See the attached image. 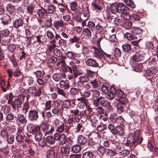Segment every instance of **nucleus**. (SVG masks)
<instances>
[{"label": "nucleus", "instance_id": "f257e3e1", "mask_svg": "<svg viewBox=\"0 0 158 158\" xmlns=\"http://www.w3.org/2000/svg\"><path fill=\"white\" fill-rule=\"evenodd\" d=\"M143 140V138L141 136L140 131L137 130L135 132L134 135L132 134L128 135L125 145L130 147L131 149L133 147L134 148L137 145L141 144Z\"/></svg>", "mask_w": 158, "mask_h": 158}, {"label": "nucleus", "instance_id": "f03ea898", "mask_svg": "<svg viewBox=\"0 0 158 158\" xmlns=\"http://www.w3.org/2000/svg\"><path fill=\"white\" fill-rule=\"evenodd\" d=\"M131 33L127 32L125 34V37L129 40H137L136 41H133L131 42L132 44L134 46H137L140 40L142 39L141 35L143 32L142 29L135 27L132 28Z\"/></svg>", "mask_w": 158, "mask_h": 158}, {"label": "nucleus", "instance_id": "7ed1b4c3", "mask_svg": "<svg viewBox=\"0 0 158 158\" xmlns=\"http://www.w3.org/2000/svg\"><path fill=\"white\" fill-rule=\"evenodd\" d=\"M143 52L141 49L138 50L136 52L135 54L130 58V64L133 69L137 72H140L143 68L141 63H137L141 61L143 59L142 55Z\"/></svg>", "mask_w": 158, "mask_h": 158}, {"label": "nucleus", "instance_id": "20e7f679", "mask_svg": "<svg viewBox=\"0 0 158 158\" xmlns=\"http://www.w3.org/2000/svg\"><path fill=\"white\" fill-rule=\"evenodd\" d=\"M110 8L111 12L113 14H115L117 13L121 14L124 13L125 12H127L128 9V8L123 3L112 4Z\"/></svg>", "mask_w": 158, "mask_h": 158}, {"label": "nucleus", "instance_id": "39448f33", "mask_svg": "<svg viewBox=\"0 0 158 158\" xmlns=\"http://www.w3.org/2000/svg\"><path fill=\"white\" fill-rule=\"evenodd\" d=\"M38 109L30 110L28 113L27 117L29 120L31 121H36L39 117Z\"/></svg>", "mask_w": 158, "mask_h": 158}, {"label": "nucleus", "instance_id": "423d86ee", "mask_svg": "<svg viewBox=\"0 0 158 158\" xmlns=\"http://www.w3.org/2000/svg\"><path fill=\"white\" fill-rule=\"evenodd\" d=\"M25 97L23 95H19L15 99L11 105L12 108L14 110L18 109L21 107L22 102L24 100Z\"/></svg>", "mask_w": 158, "mask_h": 158}, {"label": "nucleus", "instance_id": "0eeeda50", "mask_svg": "<svg viewBox=\"0 0 158 158\" xmlns=\"http://www.w3.org/2000/svg\"><path fill=\"white\" fill-rule=\"evenodd\" d=\"M65 23L63 20H58L55 21L53 23V27L58 31H63V29L65 27Z\"/></svg>", "mask_w": 158, "mask_h": 158}, {"label": "nucleus", "instance_id": "6e6552de", "mask_svg": "<svg viewBox=\"0 0 158 158\" xmlns=\"http://www.w3.org/2000/svg\"><path fill=\"white\" fill-rule=\"evenodd\" d=\"M41 8L44 11L45 14L48 15V14L53 13L56 7L52 5H49L45 4L44 6H41Z\"/></svg>", "mask_w": 158, "mask_h": 158}, {"label": "nucleus", "instance_id": "1a4fd4ad", "mask_svg": "<svg viewBox=\"0 0 158 158\" xmlns=\"http://www.w3.org/2000/svg\"><path fill=\"white\" fill-rule=\"evenodd\" d=\"M79 79V80L78 81L77 84L78 87H82L84 86L83 84L88 82L89 80V77L86 74L81 76Z\"/></svg>", "mask_w": 158, "mask_h": 158}, {"label": "nucleus", "instance_id": "9d476101", "mask_svg": "<svg viewBox=\"0 0 158 158\" xmlns=\"http://www.w3.org/2000/svg\"><path fill=\"white\" fill-rule=\"evenodd\" d=\"M41 129L45 133V135H48L52 133L54 131L53 127L47 124H43L41 126Z\"/></svg>", "mask_w": 158, "mask_h": 158}, {"label": "nucleus", "instance_id": "9b49d317", "mask_svg": "<svg viewBox=\"0 0 158 158\" xmlns=\"http://www.w3.org/2000/svg\"><path fill=\"white\" fill-rule=\"evenodd\" d=\"M52 114L58 116L61 113V110L60 103L58 102H55L54 106L52 109Z\"/></svg>", "mask_w": 158, "mask_h": 158}, {"label": "nucleus", "instance_id": "f8f14e48", "mask_svg": "<svg viewBox=\"0 0 158 158\" xmlns=\"http://www.w3.org/2000/svg\"><path fill=\"white\" fill-rule=\"evenodd\" d=\"M28 92L35 96L39 97L40 96L42 92V88H38L37 89L35 87H31L28 89Z\"/></svg>", "mask_w": 158, "mask_h": 158}, {"label": "nucleus", "instance_id": "ddd939ff", "mask_svg": "<svg viewBox=\"0 0 158 158\" xmlns=\"http://www.w3.org/2000/svg\"><path fill=\"white\" fill-rule=\"evenodd\" d=\"M81 14L83 15L84 19L87 20L90 16L88 8V5L85 3L82 5V10L81 11Z\"/></svg>", "mask_w": 158, "mask_h": 158}, {"label": "nucleus", "instance_id": "4468645a", "mask_svg": "<svg viewBox=\"0 0 158 158\" xmlns=\"http://www.w3.org/2000/svg\"><path fill=\"white\" fill-rule=\"evenodd\" d=\"M93 88L99 89L101 86V82L100 80L94 79L89 83Z\"/></svg>", "mask_w": 158, "mask_h": 158}, {"label": "nucleus", "instance_id": "2eb2a0df", "mask_svg": "<svg viewBox=\"0 0 158 158\" xmlns=\"http://www.w3.org/2000/svg\"><path fill=\"white\" fill-rule=\"evenodd\" d=\"M35 37L37 41L42 44H43L47 42V39L45 35H39Z\"/></svg>", "mask_w": 158, "mask_h": 158}, {"label": "nucleus", "instance_id": "dca6fc26", "mask_svg": "<svg viewBox=\"0 0 158 158\" xmlns=\"http://www.w3.org/2000/svg\"><path fill=\"white\" fill-rule=\"evenodd\" d=\"M86 64L89 66L94 67H99L98 64L94 59L92 58H89L86 60L85 62Z\"/></svg>", "mask_w": 158, "mask_h": 158}, {"label": "nucleus", "instance_id": "f3484780", "mask_svg": "<svg viewBox=\"0 0 158 158\" xmlns=\"http://www.w3.org/2000/svg\"><path fill=\"white\" fill-rule=\"evenodd\" d=\"M122 145L118 143H113L111 147V148L117 153V154H118L119 152L122 150Z\"/></svg>", "mask_w": 158, "mask_h": 158}, {"label": "nucleus", "instance_id": "a211bd4d", "mask_svg": "<svg viewBox=\"0 0 158 158\" xmlns=\"http://www.w3.org/2000/svg\"><path fill=\"white\" fill-rule=\"evenodd\" d=\"M30 128V127H27V130L30 133H32L33 134L41 133L40 132V126L37 125L36 127Z\"/></svg>", "mask_w": 158, "mask_h": 158}, {"label": "nucleus", "instance_id": "6ab92c4d", "mask_svg": "<svg viewBox=\"0 0 158 158\" xmlns=\"http://www.w3.org/2000/svg\"><path fill=\"white\" fill-rule=\"evenodd\" d=\"M115 132L113 134L115 135L118 134L120 136H123L125 134L123 128L120 126H117L115 128Z\"/></svg>", "mask_w": 158, "mask_h": 158}, {"label": "nucleus", "instance_id": "aec40b11", "mask_svg": "<svg viewBox=\"0 0 158 158\" xmlns=\"http://www.w3.org/2000/svg\"><path fill=\"white\" fill-rule=\"evenodd\" d=\"M94 56L96 57L98 59L100 60H102L103 57V54L97 48L94 47Z\"/></svg>", "mask_w": 158, "mask_h": 158}, {"label": "nucleus", "instance_id": "412c9836", "mask_svg": "<svg viewBox=\"0 0 158 158\" xmlns=\"http://www.w3.org/2000/svg\"><path fill=\"white\" fill-rule=\"evenodd\" d=\"M146 74L149 77H153L156 73V69L152 67L149 68L146 71Z\"/></svg>", "mask_w": 158, "mask_h": 158}, {"label": "nucleus", "instance_id": "4be33fe9", "mask_svg": "<svg viewBox=\"0 0 158 158\" xmlns=\"http://www.w3.org/2000/svg\"><path fill=\"white\" fill-rule=\"evenodd\" d=\"M123 96L125 97L124 93L123 91L119 89H117L116 91L115 90V99H114L118 100V99Z\"/></svg>", "mask_w": 158, "mask_h": 158}, {"label": "nucleus", "instance_id": "5701e85b", "mask_svg": "<svg viewBox=\"0 0 158 158\" xmlns=\"http://www.w3.org/2000/svg\"><path fill=\"white\" fill-rule=\"evenodd\" d=\"M93 8L97 12H100L103 9L102 5L99 2H94L92 4Z\"/></svg>", "mask_w": 158, "mask_h": 158}, {"label": "nucleus", "instance_id": "b1692460", "mask_svg": "<svg viewBox=\"0 0 158 158\" xmlns=\"http://www.w3.org/2000/svg\"><path fill=\"white\" fill-rule=\"evenodd\" d=\"M13 24L15 28H18L23 26V20L21 19H18L13 22Z\"/></svg>", "mask_w": 158, "mask_h": 158}, {"label": "nucleus", "instance_id": "393cba45", "mask_svg": "<svg viewBox=\"0 0 158 158\" xmlns=\"http://www.w3.org/2000/svg\"><path fill=\"white\" fill-rule=\"evenodd\" d=\"M17 119L23 125H25L26 123V120L24 115L21 114H18L17 115Z\"/></svg>", "mask_w": 158, "mask_h": 158}, {"label": "nucleus", "instance_id": "a878e982", "mask_svg": "<svg viewBox=\"0 0 158 158\" xmlns=\"http://www.w3.org/2000/svg\"><path fill=\"white\" fill-rule=\"evenodd\" d=\"M70 147L69 145H66L61 147L60 148L61 152L65 154H68L70 152Z\"/></svg>", "mask_w": 158, "mask_h": 158}, {"label": "nucleus", "instance_id": "bb28decb", "mask_svg": "<svg viewBox=\"0 0 158 158\" xmlns=\"http://www.w3.org/2000/svg\"><path fill=\"white\" fill-rule=\"evenodd\" d=\"M100 93L97 90H92L91 91V95L90 96V99L94 100L98 98L99 96Z\"/></svg>", "mask_w": 158, "mask_h": 158}, {"label": "nucleus", "instance_id": "cd10ccee", "mask_svg": "<svg viewBox=\"0 0 158 158\" xmlns=\"http://www.w3.org/2000/svg\"><path fill=\"white\" fill-rule=\"evenodd\" d=\"M84 35L88 39L91 38L92 34L91 30L88 28H85L83 29L82 31Z\"/></svg>", "mask_w": 158, "mask_h": 158}, {"label": "nucleus", "instance_id": "c85d7f7f", "mask_svg": "<svg viewBox=\"0 0 158 158\" xmlns=\"http://www.w3.org/2000/svg\"><path fill=\"white\" fill-rule=\"evenodd\" d=\"M106 39L111 42H115L117 41V39L114 34H108L106 33Z\"/></svg>", "mask_w": 158, "mask_h": 158}, {"label": "nucleus", "instance_id": "c756f323", "mask_svg": "<svg viewBox=\"0 0 158 158\" xmlns=\"http://www.w3.org/2000/svg\"><path fill=\"white\" fill-rule=\"evenodd\" d=\"M110 93L107 95V98L108 99H112L115 98V90L114 88L110 89Z\"/></svg>", "mask_w": 158, "mask_h": 158}, {"label": "nucleus", "instance_id": "7c9ffc66", "mask_svg": "<svg viewBox=\"0 0 158 158\" xmlns=\"http://www.w3.org/2000/svg\"><path fill=\"white\" fill-rule=\"evenodd\" d=\"M60 137L59 140V143L60 145H64L66 142V136L64 134L60 135Z\"/></svg>", "mask_w": 158, "mask_h": 158}, {"label": "nucleus", "instance_id": "2f4dec72", "mask_svg": "<svg viewBox=\"0 0 158 158\" xmlns=\"http://www.w3.org/2000/svg\"><path fill=\"white\" fill-rule=\"evenodd\" d=\"M5 135H7L6 141L8 143L10 144H12L14 141V137L13 135H8L7 133L5 132Z\"/></svg>", "mask_w": 158, "mask_h": 158}, {"label": "nucleus", "instance_id": "473e14b6", "mask_svg": "<svg viewBox=\"0 0 158 158\" xmlns=\"http://www.w3.org/2000/svg\"><path fill=\"white\" fill-rule=\"evenodd\" d=\"M60 86L61 88H64V89H68L70 87V86L68 81H61L60 82Z\"/></svg>", "mask_w": 158, "mask_h": 158}, {"label": "nucleus", "instance_id": "72a5a7b5", "mask_svg": "<svg viewBox=\"0 0 158 158\" xmlns=\"http://www.w3.org/2000/svg\"><path fill=\"white\" fill-rule=\"evenodd\" d=\"M78 143L81 145L85 144L87 142L85 138L82 135H79L77 139Z\"/></svg>", "mask_w": 158, "mask_h": 158}, {"label": "nucleus", "instance_id": "f704fd0d", "mask_svg": "<svg viewBox=\"0 0 158 158\" xmlns=\"http://www.w3.org/2000/svg\"><path fill=\"white\" fill-rule=\"evenodd\" d=\"M71 150L73 153H78L81 152V148L79 145H76L72 147Z\"/></svg>", "mask_w": 158, "mask_h": 158}, {"label": "nucleus", "instance_id": "c9c22d12", "mask_svg": "<svg viewBox=\"0 0 158 158\" xmlns=\"http://www.w3.org/2000/svg\"><path fill=\"white\" fill-rule=\"evenodd\" d=\"M30 105L28 103L25 102L23 104L22 106V112L26 114L28 111Z\"/></svg>", "mask_w": 158, "mask_h": 158}, {"label": "nucleus", "instance_id": "e433bc0d", "mask_svg": "<svg viewBox=\"0 0 158 158\" xmlns=\"http://www.w3.org/2000/svg\"><path fill=\"white\" fill-rule=\"evenodd\" d=\"M6 99L8 100L7 103L9 104H12L13 96L12 93H10L7 94L6 97Z\"/></svg>", "mask_w": 158, "mask_h": 158}, {"label": "nucleus", "instance_id": "4c0bfd02", "mask_svg": "<svg viewBox=\"0 0 158 158\" xmlns=\"http://www.w3.org/2000/svg\"><path fill=\"white\" fill-rule=\"evenodd\" d=\"M46 140L47 142L49 144H54L55 142L54 137L51 135L47 137L46 138Z\"/></svg>", "mask_w": 158, "mask_h": 158}, {"label": "nucleus", "instance_id": "58836bf2", "mask_svg": "<svg viewBox=\"0 0 158 158\" xmlns=\"http://www.w3.org/2000/svg\"><path fill=\"white\" fill-rule=\"evenodd\" d=\"M122 48L124 51L127 52H129L131 50V45L129 44H125L122 46Z\"/></svg>", "mask_w": 158, "mask_h": 158}, {"label": "nucleus", "instance_id": "ea45409f", "mask_svg": "<svg viewBox=\"0 0 158 158\" xmlns=\"http://www.w3.org/2000/svg\"><path fill=\"white\" fill-rule=\"evenodd\" d=\"M8 50L11 53H14L16 49V45L14 44H10L7 46Z\"/></svg>", "mask_w": 158, "mask_h": 158}, {"label": "nucleus", "instance_id": "a19ab883", "mask_svg": "<svg viewBox=\"0 0 158 158\" xmlns=\"http://www.w3.org/2000/svg\"><path fill=\"white\" fill-rule=\"evenodd\" d=\"M82 156V158H94V155L92 152L88 151L84 153Z\"/></svg>", "mask_w": 158, "mask_h": 158}, {"label": "nucleus", "instance_id": "79ce46f5", "mask_svg": "<svg viewBox=\"0 0 158 158\" xmlns=\"http://www.w3.org/2000/svg\"><path fill=\"white\" fill-rule=\"evenodd\" d=\"M80 37L77 36H75L71 38L69 40L70 43L73 44L75 43H78L80 40Z\"/></svg>", "mask_w": 158, "mask_h": 158}, {"label": "nucleus", "instance_id": "37998d69", "mask_svg": "<svg viewBox=\"0 0 158 158\" xmlns=\"http://www.w3.org/2000/svg\"><path fill=\"white\" fill-rule=\"evenodd\" d=\"M123 105L121 103H118L116 105L117 111L119 113H120L123 111Z\"/></svg>", "mask_w": 158, "mask_h": 158}, {"label": "nucleus", "instance_id": "c03bdc74", "mask_svg": "<svg viewBox=\"0 0 158 158\" xmlns=\"http://www.w3.org/2000/svg\"><path fill=\"white\" fill-rule=\"evenodd\" d=\"M130 150L124 149L119 152L118 155L119 156H126L130 154Z\"/></svg>", "mask_w": 158, "mask_h": 158}, {"label": "nucleus", "instance_id": "a18cd8bd", "mask_svg": "<svg viewBox=\"0 0 158 158\" xmlns=\"http://www.w3.org/2000/svg\"><path fill=\"white\" fill-rule=\"evenodd\" d=\"M6 9L7 11H8L10 15H12L13 13L15 10L14 7L11 4H9L7 5L6 7Z\"/></svg>", "mask_w": 158, "mask_h": 158}, {"label": "nucleus", "instance_id": "49530a36", "mask_svg": "<svg viewBox=\"0 0 158 158\" xmlns=\"http://www.w3.org/2000/svg\"><path fill=\"white\" fill-rule=\"evenodd\" d=\"M95 30L96 33L102 34L103 32V27L99 24H98L96 26Z\"/></svg>", "mask_w": 158, "mask_h": 158}, {"label": "nucleus", "instance_id": "de8ad7c7", "mask_svg": "<svg viewBox=\"0 0 158 158\" xmlns=\"http://www.w3.org/2000/svg\"><path fill=\"white\" fill-rule=\"evenodd\" d=\"M121 18L125 20H129L131 19V17L127 12L121 14Z\"/></svg>", "mask_w": 158, "mask_h": 158}, {"label": "nucleus", "instance_id": "09e8293b", "mask_svg": "<svg viewBox=\"0 0 158 158\" xmlns=\"http://www.w3.org/2000/svg\"><path fill=\"white\" fill-rule=\"evenodd\" d=\"M124 2L127 6L131 8H133L135 7V4L131 0H124Z\"/></svg>", "mask_w": 158, "mask_h": 158}, {"label": "nucleus", "instance_id": "8fccbe9b", "mask_svg": "<svg viewBox=\"0 0 158 158\" xmlns=\"http://www.w3.org/2000/svg\"><path fill=\"white\" fill-rule=\"evenodd\" d=\"M22 73L19 68H17L13 72V75L16 77H19L21 76Z\"/></svg>", "mask_w": 158, "mask_h": 158}, {"label": "nucleus", "instance_id": "3c124183", "mask_svg": "<svg viewBox=\"0 0 158 158\" xmlns=\"http://www.w3.org/2000/svg\"><path fill=\"white\" fill-rule=\"evenodd\" d=\"M55 156V153L53 150L50 149L47 152V158H54Z\"/></svg>", "mask_w": 158, "mask_h": 158}, {"label": "nucleus", "instance_id": "603ef678", "mask_svg": "<svg viewBox=\"0 0 158 158\" xmlns=\"http://www.w3.org/2000/svg\"><path fill=\"white\" fill-rule=\"evenodd\" d=\"M78 87L77 89L74 88H72L71 89L70 92L71 94L73 95H76L78 94L80 90H81Z\"/></svg>", "mask_w": 158, "mask_h": 158}, {"label": "nucleus", "instance_id": "864d4df0", "mask_svg": "<svg viewBox=\"0 0 158 158\" xmlns=\"http://www.w3.org/2000/svg\"><path fill=\"white\" fill-rule=\"evenodd\" d=\"M3 17V16L2 17V19H1L2 20V23L4 25L8 24L10 21L9 17L8 16H5V17L4 18Z\"/></svg>", "mask_w": 158, "mask_h": 158}, {"label": "nucleus", "instance_id": "5fc2aeb1", "mask_svg": "<svg viewBox=\"0 0 158 158\" xmlns=\"http://www.w3.org/2000/svg\"><path fill=\"white\" fill-rule=\"evenodd\" d=\"M67 57L70 59H73L76 57V54L71 51H68L66 53Z\"/></svg>", "mask_w": 158, "mask_h": 158}, {"label": "nucleus", "instance_id": "6e6d98bb", "mask_svg": "<svg viewBox=\"0 0 158 158\" xmlns=\"http://www.w3.org/2000/svg\"><path fill=\"white\" fill-rule=\"evenodd\" d=\"M117 155V153L113 149H108L106 153V155L110 156H114Z\"/></svg>", "mask_w": 158, "mask_h": 158}, {"label": "nucleus", "instance_id": "4d7b16f0", "mask_svg": "<svg viewBox=\"0 0 158 158\" xmlns=\"http://www.w3.org/2000/svg\"><path fill=\"white\" fill-rule=\"evenodd\" d=\"M117 118V116L114 114H111L110 117V121L113 123H116Z\"/></svg>", "mask_w": 158, "mask_h": 158}, {"label": "nucleus", "instance_id": "13d9d810", "mask_svg": "<svg viewBox=\"0 0 158 158\" xmlns=\"http://www.w3.org/2000/svg\"><path fill=\"white\" fill-rule=\"evenodd\" d=\"M70 112L71 114H73L74 115H77L79 113L78 110L76 107L73 106L70 110Z\"/></svg>", "mask_w": 158, "mask_h": 158}, {"label": "nucleus", "instance_id": "bf43d9fd", "mask_svg": "<svg viewBox=\"0 0 158 158\" xmlns=\"http://www.w3.org/2000/svg\"><path fill=\"white\" fill-rule=\"evenodd\" d=\"M118 100L120 102L119 103H121L123 105L127 104L128 102V100L126 98L125 96L123 97V96L122 97L118 99Z\"/></svg>", "mask_w": 158, "mask_h": 158}, {"label": "nucleus", "instance_id": "052dcab7", "mask_svg": "<svg viewBox=\"0 0 158 158\" xmlns=\"http://www.w3.org/2000/svg\"><path fill=\"white\" fill-rule=\"evenodd\" d=\"M63 105L64 108H69L71 107V102L68 100H64L63 102Z\"/></svg>", "mask_w": 158, "mask_h": 158}, {"label": "nucleus", "instance_id": "680f3d73", "mask_svg": "<svg viewBox=\"0 0 158 158\" xmlns=\"http://www.w3.org/2000/svg\"><path fill=\"white\" fill-rule=\"evenodd\" d=\"M35 6L32 4L29 5L27 7V12L30 14H32L34 10Z\"/></svg>", "mask_w": 158, "mask_h": 158}, {"label": "nucleus", "instance_id": "e2e57ef3", "mask_svg": "<svg viewBox=\"0 0 158 158\" xmlns=\"http://www.w3.org/2000/svg\"><path fill=\"white\" fill-rule=\"evenodd\" d=\"M91 90L86 89L85 90L84 94L83 96L85 98H89L90 99V96L91 95Z\"/></svg>", "mask_w": 158, "mask_h": 158}, {"label": "nucleus", "instance_id": "0e129e2a", "mask_svg": "<svg viewBox=\"0 0 158 158\" xmlns=\"http://www.w3.org/2000/svg\"><path fill=\"white\" fill-rule=\"evenodd\" d=\"M62 69L64 72H67L69 71L72 74V69L70 67L63 65Z\"/></svg>", "mask_w": 158, "mask_h": 158}, {"label": "nucleus", "instance_id": "69168bd1", "mask_svg": "<svg viewBox=\"0 0 158 158\" xmlns=\"http://www.w3.org/2000/svg\"><path fill=\"white\" fill-rule=\"evenodd\" d=\"M132 23L131 22L129 21H126L123 24V26L126 29H129L132 26Z\"/></svg>", "mask_w": 158, "mask_h": 158}, {"label": "nucleus", "instance_id": "338daca9", "mask_svg": "<svg viewBox=\"0 0 158 158\" xmlns=\"http://www.w3.org/2000/svg\"><path fill=\"white\" fill-rule=\"evenodd\" d=\"M46 35L48 38L51 40L53 39L55 37L53 33L51 31H47L46 32Z\"/></svg>", "mask_w": 158, "mask_h": 158}, {"label": "nucleus", "instance_id": "774afa93", "mask_svg": "<svg viewBox=\"0 0 158 158\" xmlns=\"http://www.w3.org/2000/svg\"><path fill=\"white\" fill-rule=\"evenodd\" d=\"M53 52L55 56L58 57L61 56L62 55L61 51L58 48L55 49Z\"/></svg>", "mask_w": 158, "mask_h": 158}]
</instances>
